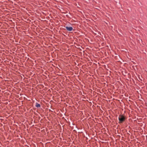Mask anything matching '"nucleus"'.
<instances>
[{
  "label": "nucleus",
  "instance_id": "1",
  "mask_svg": "<svg viewBox=\"0 0 147 147\" xmlns=\"http://www.w3.org/2000/svg\"><path fill=\"white\" fill-rule=\"evenodd\" d=\"M126 119L125 117L123 115H119L118 119L119 123L121 124L124 122Z\"/></svg>",
  "mask_w": 147,
  "mask_h": 147
},
{
  "label": "nucleus",
  "instance_id": "2",
  "mask_svg": "<svg viewBox=\"0 0 147 147\" xmlns=\"http://www.w3.org/2000/svg\"><path fill=\"white\" fill-rule=\"evenodd\" d=\"M65 28L66 30L68 31H71L73 30L72 27H69L68 26H66Z\"/></svg>",
  "mask_w": 147,
  "mask_h": 147
},
{
  "label": "nucleus",
  "instance_id": "3",
  "mask_svg": "<svg viewBox=\"0 0 147 147\" xmlns=\"http://www.w3.org/2000/svg\"><path fill=\"white\" fill-rule=\"evenodd\" d=\"M36 107L37 108H39L40 107V104L38 103L37 102H36Z\"/></svg>",
  "mask_w": 147,
  "mask_h": 147
}]
</instances>
